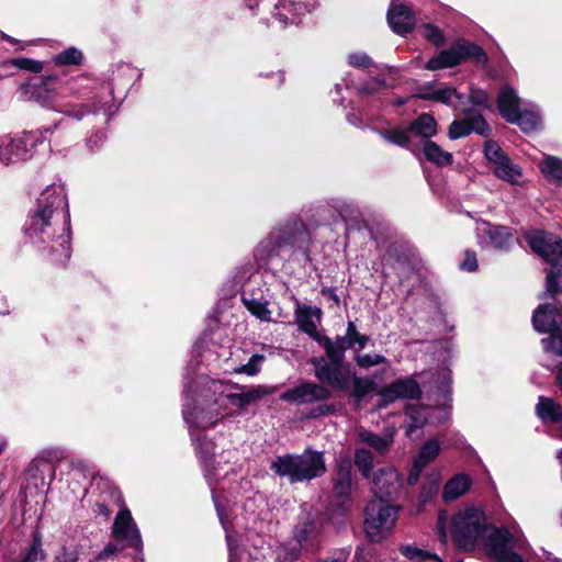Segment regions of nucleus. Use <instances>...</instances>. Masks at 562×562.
<instances>
[{
	"instance_id": "1",
	"label": "nucleus",
	"mask_w": 562,
	"mask_h": 562,
	"mask_svg": "<svg viewBox=\"0 0 562 562\" xmlns=\"http://www.w3.org/2000/svg\"><path fill=\"white\" fill-rule=\"evenodd\" d=\"M30 241L57 261L70 257V228L63 188L47 187L37 198L24 228Z\"/></svg>"
},
{
	"instance_id": "2",
	"label": "nucleus",
	"mask_w": 562,
	"mask_h": 562,
	"mask_svg": "<svg viewBox=\"0 0 562 562\" xmlns=\"http://www.w3.org/2000/svg\"><path fill=\"white\" fill-rule=\"evenodd\" d=\"M531 249L551 263L547 273V295L554 302L539 305L532 315L533 328L551 334L562 325V239L547 232H535L528 236Z\"/></svg>"
},
{
	"instance_id": "3",
	"label": "nucleus",
	"mask_w": 562,
	"mask_h": 562,
	"mask_svg": "<svg viewBox=\"0 0 562 562\" xmlns=\"http://www.w3.org/2000/svg\"><path fill=\"white\" fill-rule=\"evenodd\" d=\"M449 530L454 543L461 550L472 551L476 546L482 544L495 562H499L495 554L498 550L504 551L506 555L514 553L510 549V532L488 526L483 512L479 508L459 509L449 522Z\"/></svg>"
},
{
	"instance_id": "4",
	"label": "nucleus",
	"mask_w": 562,
	"mask_h": 562,
	"mask_svg": "<svg viewBox=\"0 0 562 562\" xmlns=\"http://www.w3.org/2000/svg\"><path fill=\"white\" fill-rule=\"evenodd\" d=\"M270 469L294 484L322 476L326 472V464L322 452L306 449L301 454L278 456Z\"/></svg>"
},
{
	"instance_id": "5",
	"label": "nucleus",
	"mask_w": 562,
	"mask_h": 562,
	"mask_svg": "<svg viewBox=\"0 0 562 562\" xmlns=\"http://www.w3.org/2000/svg\"><path fill=\"white\" fill-rule=\"evenodd\" d=\"M207 384V392L212 394L199 395L193 406L186 404L183 409L186 422L198 429L213 428L228 415L222 392L216 395L220 383L210 381Z\"/></svg>"
},
{
	"instance_id": "6",
	"label": "nucleus",
	"mask_w": 562,
	"mask_h": 562,
	"mask_svg": "<svg viewBox=\"0 0 562 562\" xmlns=\"http://www.w3.org/2000/svg\"><path fill=\"white\" fill-rule=\"evenodd\" d=\"M401 506L382 501H370L364 509V530L372 542H380L394 529Z\"/></svg>"
},
{
	"instance_id": "7",
	"label": "nucleus",
	"mask_w": 562,
	"mask_h": 562,
	"mask_svg": "<svg viewBox=\"0 0 562 562\" xmlns=\"http://www.w3.org/2000/svg\"><path fill=\"white\" fill-rule=\"evenodd\" d=\"M468 59H474L484 64L486 63L487 57L484 50L476 44L459 41L448 49L441 50L439 54L430 58L426 63L425 68L428 70H439L454 67Z\"/></svg>"
},
{
	"instance_id": "8",
	"label": "nucleus",
	"mask_w": 562,
	"mask_h": 562,
	"mask_svg": "<svg viewBox=\"0 0 562 562\" xmlns=\"http://www.w3.org/2000/svg\"><path fill=\"white\" fill-rule=\"evenodd\" d=\"M484 154L491 166L492 172L498 179L510 184L519 183V178L522 176L521 168L514 164L495 142L490 140L485 143Z\"/></svg>"
},
{
	"instance_id": "9",
	"label": "nucleus",
	"mask_w": 562,
	"mask_h": 562,
	"mask_svg": "<svg viewBox=\"0 0 562 562\" xmlns=\"http://www.w3.org/2000/svg\"><path fill=\"white\" fill-rule=\"evenodd\" d=\"M371 479L373 501L392 502L397 498L403 486V477L393 467L379 469Z\"/></svg>"
},
{
	"instance_id": "10",
	"label": "nucleus",
	"mask_w": 562,
	"mask_h": 562,
	"mask_svg": "<svg viewBox=\"0 0 562 562\" xmlns=\"http://www.w3.org/2000/svg\"><path fill=\"white\" fill-rule=\"evenodd\" d=\"M313 366L315 369V376L321 382H326L337 390H347L350 385L352 372L349 366L342 361H330L324 358L314 359Z\"/></svg>"
},
{
	"instance_id": "11",
	"label": "nucleus",
	"mask_w": 562,
	"mask_h": 562,
	"mask_svg": "<svg viewBox=\"0 0 562 562\" xmlns=\"http://www.w3.org/2000/svg\"><path fill=\"white\" fill-rule=\"evenodd\" d=\"M112 536L117 542H124L125 547L140 550L143 541L139 530L128 509H121L112 527Z\"/></svg>"
},
{
	"instance_id": "12",
	"label": "nucleus",
	"mask_w": 562,
	"mask_h": 562,
	"mask_svg": "<svg viewBox=\"0 0 562 562\" xmlns=\"http://www.w3.org/2000/svg\"><path fill=\"white\" fill-rule=\"evenodd\" d=\"M475 232L479 244L483 247L506 249L514 240V236L508 227L493 225L484 221L476 224Z\"/></svg>"
},
{
	"instance_id": "13",
	"label": "nucleus",
	"mask_w": 562,
	"mask_h": 562,
	"mask_svg": "<svg viewBox=\"0 0 562 562\" xmlns=\"http://www.w3.org/2000/svg\"><path fill=\"white\" fill-rule=\"evenodd\" d=\"M316 0H281L274 7L273 18L283 27L288 23H296V19L314 10Z\"/></svg>"
},
{
	"instance_id": "14",
	"label": "nucleus",
	"mask_w": 562,
	"mask_h": 562,
	"mask_svg": "<svg viewBox=\"0 0 562 562\" xmlns=\"http://www.w3.org/2000/svg\"><path fill=\"white\" fill-rule=\"evenodd\" d=\"M54 475L55 467L50 461L45 459L33 460L25 472L26 488L45 491L50 485Z\"/></svg>"
},
{
	"instance_id": "15",
	"label": "nucleus",
	"mask_w": 562,
	"mask_h": 562,
	"mask_svg": "<svg viewBox=\"0 0 562 562\" xmlns=\"http://www.w3.org/2000/svg\"><path fill=\"white\" fill-rule=\"evenodd\" d=\"M329 397V391L315 383H303L280 395L282 401L296 404H311Z\"/></svg>"
},
{
	"instance_id": "16",
	"label": "nucleus",
	"mask_w": 562,
	"mask_h": 562,
	"mask_svg": "<svg viewBox=\"0 0 562 562\" xmlns=\"http://www.w3.org/2000/svg\"><path fill=\"white\" fill-rule=\"evenodd\" d=\"M422 390L418 383L412 378L398 379L383 387L380 396L385 404L402 398H419Z\"/></svg>"
},
{
	"instance_id": "17",
	"label": "nucleus",
	"mask_w": 562,
	"mask_h": 562,
	"mask_svg": "<svg viewBox=\"0 0 562 562\" xmlns=\"http://www.w3.org/2000/svg\"><path fill=\"white\" fill-rule=\"evenodd\" d=\"M30 151L27 143L22 137L0 136V162L3 165L15 164L27 159Z\"/></svg>"
},
{
	"instance_id": "18",
	"label": "nucleus",
	"mask_w": 562,
	"mask_h": 562,
	"mask_svg": "<svg viewBox=\"0 0 562 562\" xmlns=\"http://www.w3.org/2000/svg\"><path fill=\"white\" fill-rule=\"evenodd\" d=\"M473 131L480 135H488L490 127L481 114L461 121H453L448 134L451 139H458L468 136Z\"/></svg>"
},
{
	"instance_id": "19",
	"label": "nucleus",
	"mask_w": 562,
	"mask_h": 562,
	"mask_svg": "<svg viewBox=\"0 0 562 562\" xmlns=\"http://www.w3.org/2000/svg\"><path fill=\"white\" fill-rule=\"evenodd\" d=\"M351 486V461L346 459L339 463L334 477L333 496L339 504L350 498Z\"/></svg>"
},
{
	"instance_id": "20",
	"label": "nucleus",
	"mask_w": 562,
	"mask_h": 562,
	"mask_svg": "<svg viewBox=\"0 0 562 562\" xmlns=\"http://www.w3.org/2000/svg\"><path fill=\"white\" fill-rule=\"evenodd\" d=\"M387 22L397 34L411 32L415 25V16L404 4L392 3L387 12Z\"/></svg>"
},
{
	"instance_id": "21",
	"label": "nucleus",
	"mask_w": 562,
	"mask_h": 562,
	"mask_svg": "<svg viewBox=\"0 0 562 562\" xmlns=\"http://www.w3.org/2000/svg\"><path fill=\"white\" fill-rule=\"evenodd\" d=\"M296 323L300 329L306 333L308 336L314 338L321 344L324 336H321L317 331V326L321 322V310L312 306H297L296 311Z\"/></svg>"
},
{
	"instance_id": "22",
	"label": "nucleus",
	"mask_w": 562,
	"mask_h": 562,
	"mask_svg": "<svg viewBox=\"0 0 562 562\" xmlns=\"http://www.w3.org/2000/svg\"><path fill=\"white\" fill-rule=\"evenodd\" d=\"M394 427L385 428L382 435L366 429H360L358 432L359 440L379 454H385L391 449L394 442Z\"/></svg>"
},
{
	"instance_id": "23",
	"label": "nucleus",
	"mask_w": 562,
	"mask_h": 562,
	"mask_svg": "<svg viewBox=\"0 0 562 562\" xmlns=\"http://www.w3.org/2000/svg\"><path fill=\"white\" fill-rule=\"evenodd\" d=\"M302 234L293 232L274 231L272 232L269 239L261 244L262 248H271L268 250V257L284 256L288 252V248L296 244Z\"/></svg>"
},
{
	"instance_id": "24",
	"label": "nucleus",
	"mask_w": 562,
	"mask_h": 562,
	"mask_svg": "<svg viewBox=\"0 0 562 562\" xmlns=\"http://www.w3.org/2000/svg\"><path fill=\"white\" fill-rule=\"evenodd\" d=\"M268 394V390L262 385H257L255 387L245 390L240 393H228L224 394L222 392V396L225 398V405L228 403L232 405L244 408L249 404L256 403L261 400L263 396Z\"/></svg>"
},
{
	"instance_id": "25",
	"label": "nucleus",
	"mask_w": 562,
	"mask_h": 562,
	"mask_svg": "<svg viewBox=\"0 0 562 562\" xmlns=\"http://www.w3.org/2000/svg\"><path fill=\"white\" fill-rule=\"evenodd\" d=\"M321 345L325 348L326 355L330 361H342L345 351L353 346L352 335L346 331L345 336L337 337L331 341L328 337H323Z\"/></svg>"
},
{
	"instance_id": "26",
	"label": "nucleus",
	"mask_w": 562,
	"mask_h": 562,
	"mask_svg": "<svg viewBox=\"0 0 562 562\" xmlns=\"http://www.w3.org/2000/svg\"><path fill=\"white\" fill-rule=\"evenodd\" d=\"M472 480L464 473H459L447 481L442 491V499L452 502L463 496L471 487Z\"/></svg>"
},
{
	"instance_id": "27",
	"label": "nucleus",
	"mask_w": 562,
	"mask_h": 562,
	"mask_svg": "<svg viewBox=\"0 0 562 562\" xmlns=\"http://www.w3.org/2000/svg\"><path fill=\"white\" fill-rule=\"evenodd\" d=\"M520 99L510 87H504L497 98V108L502 116L507 121L520 109Z\"/></svg>"
},
{
	"instance_id": "28",
	"label": "nucleus",
	"mask_w": 562,
	"mask_h": 562,
	"mask_svg": "<svg viewBox=\"0 0 562 562\" xmlns=\"http://www.w3.org/2000/svg\"><path fill=\"white\" fill-rule=\"evenodd\" d=\"M243 303L245 307L260 321H271V312L268 308V302L262 295L257 296L254 292L245 290L243 293Z\"/></svg>"
},
{
	"instance_id": "29",
	"label": "nucleus",
	"mask_w": 562,
	"mask_h": 562,
	"mask_svg": "<svg viewBox=\"0 0 562 562\" xmlns=\"http://www.w3.org/2000/svg\"><path fill=\"white\" fill-rule=\"evenodd\" d=\"M422 153L427 161L437 167L450 166L453 161L449 151L443 150L438 144L429 139L423 142Z\"/></svg>"
},
{
	"instance_id": "30",
	"label": "nucleus",
	"mask_w": 562,
	"mask_h": 562,
	"mask_svg": "<svg viewBox=\"0 0 562 562\" xmlns=\"http://www.w3.org/2000/svg\"><path fill=\"white\" fill-rule=\"evenodd\" d=\"M411 134L429 139L437 133V122L430 114L424 113L413 121L408 127Z\"/></svg>"
},
{
	"instance_id": "31",
	"label": "nucleus",
	"mask_w": 562,
	"mask_h": 562,
	"mask_svg": "<svg viewBox=\"0 0 562 562\" xmlns=\"http://www.w3.org/2000/svg\"><path fill=\"white\" fill-rule=\"evenodd\" d=\"M54 77H46L33 86L32 98L42 105H50L56 100V90L52 87Z\"/></svg>"
},
{
	"instance_id": "32",
	"label": "nucleus",
	"mask_w": 562,
	"mask_h": 562,
	"mask_svg": "<svg viewBox=\"0 0 562 562\" xmlns=\"http://www.w3.org/2000/svg\"><path fill=\"white\" fill-rule=\"evenodd\" d=\"M536 411L543 422L558 423L562 420V406L551 398L540 397Z\"/></svg>"
},
{
	"instance_id": "33",
	"label": "nucleus",
	"mask_w": 562,
	"mask_h": 562,
	"mask_svg": "<svg viewBox=\"0 0 562 562\" xmlns=\"http://www.w3.org/2000/svg\"><path fill=\"white\" fill-rule=\"evenodd\" d=\"M507 122L517 124L524 132H530L536 130L540 123V114L532 110H524L515 113Z\"/></svg>"
},
{
	"instance_id": "34",
	"label": "nucleus",
	"mask_w": 562,
	"mask_h": 562,
	"mask_svg": "<svg viewBox=\"0 0 562 562\" xmlns=\"http://www.w3.org/2000/svg\"><path fill=\"white\" fill-rule=\"evenodd\" d=\"M355 465L361 475L366 479H370L374 468V454L372 451L366 448H358L355 451Z\"/></svg>"
},
{
	"instance_id": "35",
	"label": "nucleus",
	"mask_w": 562,
	"mask_h": 562,
	"mask_svg": "<svg viewBox=\"0 0 562 562\" xmlns=\"http://www.w3.org/2000/svg\"><path fill=\"white\" fill-rule=\"evenodd\" d=\"M416 97L424 100H432L447 105L453 104V99L461 100L462 95L457 92L453 88H443L434 92L420 91Z\"/></svg>"
},
{
	"instance_id": "36",
	"label": "nucleus",
	"mask_w": 562,
	"mask_h": 562,
	"mask_svg": "<svg viewBox=\"0 0 562 562\" xmlns=\"http://www.w3.org/2000/svg\"><path fill=\"white\" fill-rule=\"evenodd\" d=\"M400 552L402 555H404L405 558L413 562H424L427 560H432L435 562H443L437 554L420 549L414 544L401 546Z\"/></svg>"
},
{
	"instance_id": "37",
	"label": "nucleus",
	"mask_w": 562,
	"mask_h": 562,
	"mask_svg": "<svg viewBox=\"0 0 562 562\" xmlns=\"http://www.w3.org/2000/svg\"><path fill=\"white\" fill-rule=\"evenodd\" d=\"M439 452V442L437 440H429L422 447L414 462L417 463V468H425L438 457Z\"/></svg>"
},
{
	"instance_id": "38",
	"label": "nucleus",
	"mask_w": 562,
	"mask_h": 562,
	"mask_svg": "<svg viewBox=\"0 0 562 562\" xmlns=\"http://www.w3.org/2000/svg\"><path fill=\"white\" fill-rule=\"evenodd\" d=\"M541 172L544 177L551 182H560L562 181V160L549 156L541 164Z\"/></svg>"
},
{
	"instance_id": "39",
	"label": "nucleus",
	"mask_w": 562,
	"mask_h": 562,
	"mask_svg": "<svg viewBox=\"0 0 562 562\" xmlns=\"http://www.w3.org/2000/svg\"><path fill=\"white\" fill-rule=\"evenodd\" d=\"M411 135L412 134H411L409 130L404 131V130H400V128H394V130L385 131L382 133V137L386 142L395 144V145L404 147V148H409L412 151H415L411 147Z\"/></svg>"
},
{
	"instance_id": "40",
	"label": "nucleus",
	"mask_w": 562,
	"mask_h": 562,
	"mask_svg": "<svg viewBox=\"0 0 562 562\" xmlns=\"http://www.w3.org/2000/svg\"><path fill=\"white\" fill-rule=\"evenodd\" d=\"M549 335V337L541 339L543 350L547 353L562 356V328Z\"/></svg>"
},
{
	"instance_id": "41",
	"label": "nucleus",
	"mask_w": 562,
	"mask_h": 562,
	"mask_svg": "<svg viewBox=\"0 0 562 562\" xmlns=\"http://www.w3.org/2000/svg\"><path fill=\"white\" fill-rule=\"evenodd\" d=\"M318 530L314 520L307 518L300 522L295 529V539L300 543H304L317 535Z\"/></svg>"
},
{
	"instance_id": "42",
	"label": "nucleus",
	"mask_w": 562,
	"mask_h": 562,
	"mask_svg": "<svg viewBox=\"0 0 562 562\" xmlns=\"http://www.w3.org/2000/svg\"><path fill=\"white\" fill-rule=\"evenodd\" d=\"M406 416L411 420V424L407 426L408 435H412L416 428L423 427L427 420L425 409L418 406L408 407L406 411Z\"/></svg>"
},
{
	"instance_id": "43",
	"label": "nucleus",
	"mask_w": 562,
	"mask_h": 562,
	"mask_svg": "<svg viewBox=\"0 0 562 562\" xmlns=\"http://www.w3.org/2000/svg\"><path fill=\"white\" fill-rule=\"evenodd\" d=\"M82 59L81 50L70 47L58 54L54 60L58 65H78Z\"/></svg>"
},
{
	"instance_id": "44",
	"label": "nucleus",
	"mask_w": 562,
	"mask_h": 562,
	"mask_svg": "<svg viewBox=\"0 0 562 562\" xmlns=\"http://www.w3.org/2000/svg\"><path fill=\"white\" fill-rule=\"evenodd\" d=\"M351 379H353V395L358 400L372 392L375 387L374 382L368 378L352 376Z\"/></svg>"
},
{
	"instance_id": "45",
	"label": "nucleus",
	"mask_w": 562,
	"mask_h": 562,
	"mask_svg": "<svg viewBox=\"0 0 562 562\" xmlns=\"http://www.w3.org/2000/svg\"><path fill=\"white\" fill-rule=\"evenodd\" d=\"M356 362L360 368L369 369L371 367L385 363L386 358L380 353H358L356 357Z\"/></svg>"
},
{
	"instance_id": "46",
	"label": "nucleus",
	"mask_w": 562,
	"mask_h": 562,
	"mask_svg": "<svg viewBox=\"0 0 562 562\" xmlns=\"http://www.w3.org/2000/svg\"><path fill=\"white\" fill-rule=\"evenodd\" d=\"M263 357L260 355H252L246 364H243L234 369L236 373H246L248 375H255L259 372V366L262 362Z\"/></svg>"
},
{
	"instance_id": "47",
	"label": "nucleus",
	"mask_w": 562,
	"mask_h": 562,
	"mask_svg": "<svg viewBox=\"0 0 562 562\" xmlns=\"http://www.w3.org/2000/svg\"><path fill=\"white\" fill-rule=\"evenodd\" d=\"M423 35L427 41H429L436 46H439L445 42V37L441 31L437 26L431 24H425L423 26Z\"/></svg>"
},
{
	"instance_id": "48",
	"label": "nucleus",
	"mask_w": 562,
	"mask_h": 562,
	"mask_svg": "<svg viewBox=\"0 0 562 562\" xmlns=\"http://www.w3.org/2000/svg\"><path fill=\"white\" fill-rule=\"evenodd\" d=\"M10 63L20 69L29 70L32 72H41L43 70V65L41 61L30 58H15Z\"/></svg>"
},
{
	"instance_id": "49",
	"label": "nucleus",
	"mask_w": 562,
	"mask_h": 562,
	"mask_svg": "<svg viewBox=\"0 0 562 562\" xmlns=\"http://www.w3.org/2000/svg\"><path fill=\"white\" fill-rule=\"evenodd\" d=\"M44 557H45V554L42 549L41 540L35 539L32 547L30 548V550L25 554L24 559L22 560V562L42 561L44 559Z\"/></svg>"
},
{
	"instance_id": "50",
	"label": "nucleus",
	"mask_w": 562,
	"mask_h": 562,
	"mask_svg": "<svg viewBox=\"0 0 562 562\" xmlns=\"http://www.w3.org/2000/svg\"><path fill=\"white\" fill-rule=\"evenodd\" d=\"M348 63L355 68H368L372 59L366 53H352L348 55Z\"/></svg>"
},
{
	"instance_id": "51",
	"label": "nucleus",
	"mask_w": 562,
	"mask_h": 562,
	"mask_svg": "<svg viewBox=\"0 0 562 562\" xmlns=\"http://www.w3.org/2000/svg\"><path fill=\"white\" fill-rule=\"evenodd\" d=\"M125 546H119L117 541L116 542H109L104 549L102 551H100L97 555H95V560L97 561H102V560H105L110 557H113L115 555L117 552L122 551L124 549Z\"/></svg>"
},
{
	"instance_id": "52",
	"label": "nucleus",
	"mask_w": 562,
	"mask_h": 562,
	"mask_svg": "<svg viewBox=\"0 0 562 562\" xmlns=\"http://www.w3.org/2000/svg\"><path fill=\"white\" fill-rule=\"evenodd\" d=\"M79 552L76 548H63L61 552L56 555V562H78Z\"/></svg>"
},
{
	"instance_id": "53",
	"label": "nucleus",
	"mask_w": 562,
	"mask_h": 562,
	"mask_svg": "<svg viewBox=\"0 0 562 562\" xmlns=\"http://www.w3.org/2000/svg\"><path fill=\"white\" fill-rule=\"evenodd\" d=\"M348 331L352 335L353 345L357 344L361 349L366 347L369 341V337L359 334L353 322H348Z\"/></svg>"
},
{
	"instance_id": "54",
	"label": "nucleus",
	"mask_w": 562,
	"mask_h": 562,
	"mask_svg": "<svg viewBox=\"0 0 562 562\" xmlns=\"http://www.w3.org/2000/svg\"><path fill=\"white\" fill-rule=\"evenodd\" d=\"M461 269L467 271H475L477 268L476 255L472 250H467L464 254V260L460 265Z\"/></svg>"
},
{
	"instance_id": "55",
	"label": "nucleus",
	"mask_w": 562,
	"mask_h": 562,
	"mask_svg": "<svg viewBox=\"0 0 562 562\" xmlns=\"http://www.w3.org/2000/svg\"><path fill=\"white\" fill-rule=\"evenodd\" d=\"M437 528H438V532H439V537H440L441 541L446 542L447 538H448V516H447V513L441 512L438 515Z\"/></svg>"
},
{
	"instance_id": "56",
	"label": "nucleus",
	"mask_w": 562,
	"mask_h": 562,
	"mask_svg": "<svg viewBox=\"0 0 562 562\" xmlns=\"http://www.w3.org/2000/svg\"><path fill=\"white\" fill-rule=\"evenodd\" d=\"M386 87V82L384 79H375L373 81V86L367 85L361 88V92L366 94H371L378 92L379 90Z\"/></svg>"
},
{
	"instance_id": "57",
	"label": "nucleus",
	"mask_w": 562,
	"mask_h": 562,
	"mask_svg": "<svg viewBox=\"0 0 562 562\" xmlns=\"http://www.w3.org/2000/svg\"><path fill=\"white\" fill-rule=\"evenodd\" d=\"M471 101L475 105L488 106V98L485 92L477 91L471 94Z\"/></svg>"
},
{
	"instance_id": "58",
	"label": "nucleus",
	"mask_w": 562,
	"mask_h": 562,
	"mask_svg": "<svg viewBox=\"0 0 562 562\" xmlns=\"http://www.w3.org/2000/svg\"><path fill=\"white\" fill-rule=\"evenodd\" d=\"M495 554L499 559V562H524L520 555L517 553H513L512 555H506L504 551H496Z\"/></svg>"
},
{
	"instance_id": "59",
	"label": "nucleus",
	"mask_w": 562,
	"mask_h": 562,
	"mask_svg": "<svg viewBox=\"0 0 562 562\" xmlns=\"http://www.w3.org/2000/svg\"><path fill=\"white\" fill-rule=\"evenodd\" d=\"M423 470H424V468H417V463H415V462L413 463L412 470L407 477V482L409 485H414L417 483Z\"/></svg>"
},
{
	"instance_id": "60",
	"label": "nucleus",
	"mask_w": 562,
	"mask_h": 562,
	"mask_svg": "<svg viewBox=\"0 0 562 562\" xmlns=\"http://www.w3.org/2000/svg\"><path fill=\"white\" fill-rule=\"evenodd\" d=\"M226 540H227V546H228V550H229V562H236L237 553H236L235 542H234L232 536L228 533L226 535Z\"/></svg>"
},
{
	"instance_id": "61",
	"label": "nucleus",
	"mask_w": 562,
	"mask_h": 562,
	"mask_svg": "<svg viewBox=\"0 0 562 562\" xmlns=\"http://www.w3.org/2000/svg\"><path fill=\"white\" fill-rule=\"evenodd\" d=\"M347 552H340L337 557L328 558L322 562H347Z\"/></svg>"
},
{
	"instance_id": "62",
	"label": "nucleus",
	"mask_w": 562,
	"mask_h": 562,
	"mask_svg": "<svg viewBox=\"0 0 562 562\" xmlns=\"http://www.w3.org/2000/svg\"><path fill=\"white\" fill-rule=\"evenodd\" d=\"M438 488V482H435L434 485L426 492L424 491L422 493V496L424 497V499L426 501L427 498H430L432 496L434 493H436Z\"/></svg>"
},
{
	"instance_id": "63",
	"label": "nucleus",
	"mask_w": 562,
	"mask_h": 562,
	"mask_svg": "<svg viewBox=\"0 0 562 562\" xmlns=\"http://www.w3.org/2000/svg\"><path fill=\"white\" fill-rule=\"evenodd\" d=\"M245 3L249 9H254L258 5V0H245Z\"/></svg>"
},
{
	"instance_id": "64",
	"label": "nucleus",
	"mask_w": 562,
	"mask_h": 562,
	"mask_svg": "<svg viewBox=\"0 0 562 562\" xmlns=\"http://www.w3.org/2000/svg\"><path fill=\"white\" fill-rule=\"evenodd\" d=\"M557 381H558L559 387L562 390V368L558 372Z\"/></svg>"
}]
</instances>
